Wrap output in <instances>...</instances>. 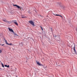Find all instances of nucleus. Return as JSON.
<instances>
[{"label": "nucleus", "mask_w": 77, "mask_h": 77, "mask_svg": "<svg viewBox=\"0 0 77 77\" xmlns=\"http://www.w3.org/2000/svg\"><path fill=\"white\" fill-rule=\"evenodd\" d=\"M13 6H14L17 7V8L18 9H20V10L21 11H22L23 10V8L20 7V6L17 5H13Z\"/></svg>", "instance_id": "nucleus-1"}, {"label": "nucleus", "mask_w": 77, "mask_h": 77, "mask_svg": "<svg viewBox=\"0 0 77 77\" xmlns=\"http://www.w3.org/2000/svg\"><path fill=\"white\" fill-rule=\"evenodd\" d=\"M29 23L30 24H31V25H32L33 26H35V24H34V22H33V21L31 20L29 21Z\"/></svg>", "instance_id": "nucleus-2"}, {"label": "nucleus", "mask_w": 77, "mask_h": 77, "mask_svg": "<svg viewBox=\"0 0 77 77\" xmlns=\"http://www.w3.org/2000/svg\"><path fill=\"white\" fill-rule=\"evenodd\" d=\"M4 41H5V43H6V44H7V45H12V44L10 43V44H9L7 42V41L5 39H4Z\"/></svg>", "instance_id": "nucleus-3"}, {"label": "nucleus", "mask_w": 77, "mask_h": 77, "mask_svg": "<svg viewBox=\"0 0 77 77\" xmlns=\"http://www.w3.org/2000/svg\"><path fill=\"white\" fill-rule=\"evenodd\" d=\"M75 45L73 47V50H74L75 53V54H77V51H76V50H75Z\"/></svg>", "instance_id": "nucleus-4"}, {"label": "nucleus", "mask_w": 77, "mask_h": 77, "mask_svg": "<svg viewBox=\"0 0 77 77\" xmlns=\"http://www.w3.org/2000/svg\"><path fill=\"white\" fill-rule=\"evenodd\" d=\"M60 35H59L57 37V39H56L57 41H60Z\"/></svg>", "instance_id": "nucleus-5"}, {"label": "nucleus", "mask_w": 77, "mask_h": 77, "mask_svg": "<svg viewBox=\"0 0 77 77\" xmlns=\"http://www.w3.org/2000/svg\"><path fill=\"white\" fill-rule=\"evenodd\" d=\"M53 14L54 15H55L56 16H60V17H61V18H63V17L61 15H58V14Z\"/></svg>", "instance_id": "nucleus-6"}, {"label": "nucleus", "mask_w": 77, "mask_h": 77, "mask_svg": "<svg viewBox=\"0 0 77 77\" xmlns=\"http://www.w3.org/2000/svg\"><path fill=\"white\" fill-rule=\"evenodd\" d=\"M3 20V21H4V22H6V23H9V21H7V20H5V19H3V20Z\"/></svg>", "instance_id": "nucleus-7"}, {"label": "nucleus", "mask_w": 77, "mask_h": 77, "mask_svg": "<svg viewBox=\"0 0 77 77\" xmlns=\"http://www.w3.org/2000/svg\"><path fill=\"white\" fill-rule=\"evenodd\" d=\"M12 32L14 35H15V36H18V35L15 33V32H14V31L13 32Z\"/></svg>", "instance_id": "nucleus-8"}, {"label": "nucleus", "mask_w": 77, "mask_h": 77, "mask_svg": "<svg viewBox=\"0 0 77 77\" xmlns=\"http://www.w3.org/2000/svg\"><path fill=\"white\" fill-rule=\"evenodd\" d=\"M37 65H39V66H41L42 65V64H40V63L38 62H37Z\"/></svg>", "instance_id": "nucleus-9"}, {"label": "nucleus", "mask_w": 77, "mask_h": 77, "mask_svg": "<svg viewBox=\"0 0 77 77\" xmlns=\"http://www.w3.org/2000/svg\"><path fill=\"white\" fill-rule=\"evenodd\" d=\"M9 31H11V32H12L14 31L12 29H9Z\"/></svg>", "instance_id": "nucleus-10"}, {"label": "nucleus", "mask_w": 77, "mask_h": 77, "mask_svg": "<svg viewBox=\"0 0 77 77\" xmlns=\"http://www.w3.org/2000/svg\"><path fill=\"white\" fill-rule=\"evenodd\" d=\"M53 36H54V38H57V36L55 35H53Z\"/></svg>", "instance_id": "nucleus-11"}, {"label": "nucleus", "mask_w": 77, "mask_h": 77, "mask_svg": "<svg viewBox=\"0 0 77 77\" xmlns=\"http://www.w3.org/2000/svg\"><path fill=\"white\" fill-rule=\"evenodd\" d=\"M14 23L16 25V26H18V23H17V22H14Z\"/></svg>", "instance_id": "nucleus-12"}, {"label": "nucleus", "mask_w": 77, "mask_h": 77, "mask_svg": "<svg viewBox=\"0 0 77 77\" xmlns=\"http://www.w3.org/2000/svg\"><path fill=\"white\" fill-rule=\"evenodd\" d=\"M13 21V23H17V20L13 21Z\"/></svg>", "instance_id": "nucleus-13"}, {"label": "nucleus", "mask_w": 77, "mask_h": 77, "mask_svg": "<svg viewBox=\"0 0 77 77\" xmlns=\"http://www.w3.org/2000/svg\"><path fill=\"white\" fill-rule=\"evenodd\" d=\"M1 64L2 67H5V66H4V65H3V64L2 63Z\"/></svg>", "instance_id": "nucleus-14"}, {"label": "nucleus", "mask_w": 77, "mask_h": 77, "mask_svg": "<svg viewBox=\"0 0 77 77\" xmlns=\"http://www.w3.org/2000/svg\"><path fill=\"white\" fill-rule=\"evenodd\" d=\"M2 46H4L5 45V44H3L1 45Z\"/></svg>", "instance_id": "nucleus-15"}, {"label": "nucleus", "mask_w": 77, "mask_h": 77, "mask_svg": "<svg viewBox=\"0 0 77 77\" xmlns=\"http://www.w3.org/2000/svg\"><path fill=\"white\" fill-rule=\"evenodd\" d=\"M2 52V50H0V53H1Z\"/></svg>", "instance_id": "nucleus-16"}, {"label": "nucleus", "mask_w": 77, "mask_h": 77, "mask_svg": "<svg viewBox=\"0 0 77 77\" xmlns=\"http://www.w3.org/2000/svg\"><path fill=\"white\" fill-rule=\"evenodd\" d=\"M7 65H5V67H7Z\"/></svg>", "instance_id": "nucleus-17"}, {"label": "nucleus", "mask_w": 77, "mask_h": 77, "mask_svg": "<svg viewBox=\"0 0 77 77\" xmlns=\"http://www.w3.org/2000/svg\"><path fill=\"white\" fill-rule=\"evenodd\" d=\"M7 68H9V65H8V66H7Z\"/></svg>", "instance_id": "nucleus-18"}, {"label": "nucleus", "mask_w": 77, "mask_h": 77, "mask_svg": "<svg viewBox=\"0 0 77 77\" xmlns=\"http://www.w3.org/2000/svg\"><path fill=\"white\" fill-rule=\"evenodd\" d=\"M28 12L29 13V14H30V12L29 11H28Z\"/></svg>", "instance_id": "nucleus-19"}, {"label": "nucleus", "mask_w": 77, "mask_h": 77, "mask_svg": "<svg viewBox=\"0 0 77 77\" xmlns=\"http://www.w3.org/2000/svg\"><path fill=\"white\" fill-rule=\"evenodd\" d=\"M41 29H43L42 28V26H41Z\"/></svg>", "instance_id": "nucleus-20"}, {"label": "nucleus", "mask_w": 77, "mask_h": 77, "mask_svg": "<svg viewBox=\"0 0 77 77\" xmlns=\"http://www.w3.org/2000/svg\"><path fill=\"white\" fill-rule=\"evenodd\" d=\"M8 29H10L9 28H8Z\"/></svg>", "instance_id": "nucleus-21"}, {"label": "nucleus", "mask_w": 77, "mask_h": 77, "mask_svg": "<svg viewBox=\"0 0 77 77\" xmlns=\"http://www.w3.org/2000/svg\"><path fill=\"white\" fill-rule=\"evenodd\" d=\"M0 69H1V70H2V69L1 68H0Z\"/></svg>", "instance_id": "nucleus-22"}, {"label": "nucleus", "mask_w": 77, "mask_h": 77, "mask_svg": "<svg viewBox=\"0 0 77 77\" xmlns=\"http://www.w3.org/2000/svg\"><path fill=\"white\" fill-rule=\"evenodd\" d=\"M21 18H24V17H22Z\"/></svg>", "instance_id": "nucleus-23"}, {"label": "nucleus", "mask_w": 77, "mask_h": 77, "mask_svg": "<svg viewBox=\"0 0 77 77\" xmlns=\"http://www.w3.org/2000/svg\"><path fill=\"white\" fill-rule=\"evenodd\" d=\"M42 30H44L43 29H42Z\"/></svg>", "instance_id": "nucleus-24"}]
</instances>
